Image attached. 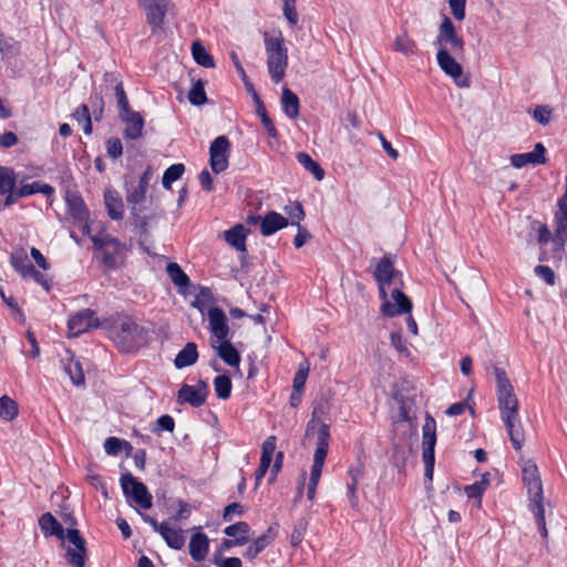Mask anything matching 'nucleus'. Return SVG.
<instances>
[{"label": "nucleus", "instance_id": "nucleus-1", "mask_svg": "<svg viewBox=\"0 0 567 567\" xmlns=\"http://www.w3.org/2000/svg\"><path fill=\"white\" fill-rule=\"evenodd\" d=\"M39 526L45 537L55 536L66 539V560L73 567H84L87 556L86 542L76 528H63L62 524L51 514L44 513L39 518Z\"/></svg>", "mask_w": 567, "mask_h": 567}, {"label": "nucleus", "instance_id": "nucleus-2", "mask_svg": "<svg viewBox=\"0 0 567 567\" xmlns=\"http://www.w3.org/2000/svg\"><path fill=\"white\" fill-rule=\"evenodd\" d=\"M267 69L274 83H279L286 75L288 66V50L281 32L264 33Z\"/></svg>", "mask_w": 567, "mask_h": 567}, {"label": "nucleus", "instance_id": "nucleus-3", "mask_svg": "<svg viewBox=\"0 0 567 567\" xmlns=\"http://www.w3.org/2000/svg\"><path fill=\"white\" fill-rule=\"evenodd\" d=\"M111 333L116 348L123 353L136 351L147 339L146 330L130 318H124Z\"/></svg>", "mask_w": 567, "mask_h": 567}, {"label": "nucleus", "instance_id": "nucleus-4", "mask_svg": "<svg viewBox=\"0 0 567 567\" xmlns=\"http://www.w3.org/2000/svg\"><path fill=\"white\" fill-rule=\"evenodd\" d=\"M330 426L327 423H320L317 433V443L313 454V463L311 466L310 480L308 485L307 497L312 501L316 496V489L321 477L322 467L329 450Z\"/></svg>", "mask_w": 567, "mask_h": 567}, {"label": "nucleus", "instance_id": "nucleus-5", "mask_svg": "<svg viewBox=\"0 0 567 567\" xmlns=\"http://www.w3.org/2000/svg\"><path fill=\"white\" fill-rule=\"evenodd\" d=\"M497 402L502 421L512 419L518 414V400L514 393L506 372L503 369L495 368Z\"/></svg>", "mask_w": 567, "mask_h": 567}, {"label": "nucleus", "instance_id": "nucleus-6", "mask_svg": "<svg viewBox=\"0 0 567 567\" xmlns=\"http://www.w3.org/2000/svg\"><path fill=\"white\" fill-rule=\"evenodd\" d=\"M147 190L143 187L135 186L127 190L126 202L130 206L132 224L137 230L140 238L146 237L148 233V223L152 219V214H145L142 203L145 200Z\"/></svg>", "mask_w": 567, "mask_h": 567}, {"label": "nucleus", "instance_id": "nucleus-7", "mask_svg": "<svg viewBox=\"0 0 567 567\" xmlns=\"http://www.w3.org/2000/svg\"><path fill=\"white\" fill-rule=\"evenodd\" d=\"M439 50H449L455 56L463 55L465 42L462 37L456 33V29L449 17H444L440 27L436 39L433 42Z\"/></svg>", "mask_w": 567, "mask_h": 567}, {"label": "nucleus", "instance_id": "nucleus-8", "mask_svg": "<svg viewBox=\"0 0 567 567\" xmlns=\"http://www.w3.org/2000/svg\"><path fill=\"white\" fill-rule=\"evenodd\" d=\"M92 241L95 248L103 250L102 261L106 267L116 269L123 265L125 245L117 238L105 235L103 237H92Z\"/></svg>", "mask_w": 567, "mask_h": 567}, {"label": "nucleus", "instance_id": "nucleus-9", "mask_svg": "<svg viewBox=\"0 0 567 567\" xmlns=\"http://www.w3.org/2000/svg\"><path fill=\"white\" fill-rule=\"evenodd\" d=\"M379 286V296L383 300L381 305V312L385 317H395L403 313H410L412 310V301L410 298L403 293L400 289H393L391 292L392 301L388 299V293L385 290L386 286L390 284L383 282Z\"/></svg>", "mask_w": 567, "mask_h": 567}, {"label": "nucleus", "instance_id": "nucleus-10", "mask_svg": "<svg viewBox=\"0 0 567 567\" xmlns=\"http://www.w3.org/2000/svg\"><path fill=\"white\" fill-rule=\"evenodd\" d=\"M121 487L124 495L131 498L143 509H150L153 505V497L145 484L137 481L132 473H125L121 476Z\"/></svg>", "mask_w": 567, "mask_h": 567}, {"label": "nucleus", "instance_id": "nucleus-11", "mask_svg": "<svg viewBox=\"0 0 567 567\" xmlns=\"http://www.w3.org/2000/svg\"><path fill=\"white\" fill-rule=\"evenodd\" d=\"M422 457L425 465V476L429 480H432L435 462L434 447L436 444V423L430 415H426L425 423L422 427Z\"/></svg>", "mask_w": 567, "mask_h": 567}, {"label": "nucleus", "instance_id": "nucleus-12", "mask_svg": "<svg viewBox=\"0 0 567 567\" xmlns=\"http://www.w3.org/2000/svg\"><path fill=\"white\" fill-rule=\"evenodd\" d=\"M138 6L145 11L146 22L151 27L152 33L156 34L162 30L168 4L171 0H136Z\"/></svg>", "mask_w": 567, "mask_h": 567}, {"label": "nucleus", "instance_id": "nucleus-13", "mask_svg": "<svg viewBox=\"0 0 567 567\" xmlns=\"http://www.w3.org/2000/svg\"><path fill=\"white\" fill-rule=\"evenodd\" d=\"M454 53L449 50H439L436 53V62L440 69L450 76L460 87H468L470 80L463 74L462 65L456 61Z\"/></svg>", "mask_w": 567, "mask_h": 567}, {"label": "nucleus", "instance_id": "nucleus-14", "mask_svg": "<svg viewBox=\"0 0 567 567\" xmlns=\"http://www.w3.org/2000/svg\"><path fill=\"white\" fill-rule=\"evenodd\" d=\"M230 142L227 136L216 137L209 147V166L215 174L227 169L229 165Z\"/></svg>", "mask_w": 567, "mask_h": 567}, {"label": "nucleus", "instance_id": "nucleus-15", "mask_svg": "<svg viewBox=\"0 0 567 567\" xmlns=\"http://www.w3.org/2000/svg\"><path fill=\"white\" fill-rule=\"evenodd\" d=\"M558 209L555 214V233L551 241L555 245V254L561 257L567 241V200L558 199Z\"/></svg>", "mask_w": 567, "mask_h": 567}, {"label": "nucleus", "instance_id": "nucleus-16", "mask_svg": "<svg viewBox=\"0 0 567 567\" xmlns=\"http://www.w3.org/2000/svg\"><path fill=\"white\" fill-rule=\"evenodd\" d=\"M208 395V386L205 381H198L196 385L183 384L177 392V401L187 403L194 408L202 406Z\"/></svg>", "mask_w": 567, "mask_h": 567}, {"label": "nucleus", "instance_id": "nucleus-17", "mask_svg": "<svg viewBox=\"0 0 567 567\" xmlns=\"http://www.w3.org/2000/svg\"><path fill=\"white\" fill-rule=\"evenodd\" d=\"M523 480L527 486L532 504L544 501L543 485L535 463L527 462L523 467Z\"/></svg>", "mask_w": 567, "mask_h": 567}, {"label": "nucleus", "instance_id": "nucleus-18", "mask_svg": "<svg viewBox=\"0 0 567 567\" xmlns=\"http://www.w3.org/2000/svg\"><path fill=\"white\" fill-rule=\"evenodd\" d=\"M99 327V319L91 309H83L72 316L68 321V328L71 336L76 337L86 332L91 328Z\"/></svg>", "mask_w": 567, "mask_h": 567}, {"label": "nucleus", "instance_id": "nucleus-19", "mask_svg": "<svg viewBox=\"0 0 567 567\" xmlns=\"http://www.w3.org/2000/svg\"><path fill=\"white\" fill-rule=\"evenodd\" d=\"M209 329L212 332V340L215 342L226 340L229 336V327L225 312L218 307H212L208 310Z\"/></svg>", "mask_w": 567, "mask_h": 567}, {"label": "nucleus", "instance_id": "nucleus-20", "mask_svg": "<svg viewBox=\"0 0 567 567\" xmlns=\"http://www.w3.org/2000/svg\"><path fill=\"white\" fill-rule=\"evenodd\" d=\"M546 148L542 143H537L532 152L513 154L509 157L511 164L515 168H522L527 164L539 165L546 163Z\"/></svg>", "mask_w": 567, "mask_h": 567}, {"label": "nucleus", "instance_id": "nucleus-21", "mask_svg": "<svg viewBox=\"0 0 567 567\" xmlns=\"http://www.w3.org/2000/svg\"><path fill=\"white\" fill-rule=\"evenodd\" d=\"M212 347L217 355L229 367H239L240 354L228 339L215 342L212 340Z\"/></svg>", "mask_w": 567, "mask_h": 567}, {"label": "nucleus", "instance_id": "nucleus-22", "mask_svg": "<svg viewBox=\"0 0 567 567\" xmlns=\"http://www.w3.org/2000/svg\"><path fill=\"white\" fill-rule=\"evenodd\" d=\"M125 124L124 137L127 140H137L142 136L144 120L138 112H131L128 114H123L120 117Z\"/></svg>", "mask_w": 567, "mask_h": 567}, {"label": "nucleus", "instance_id": "nucleus-23", "mask_svg": "<svg viewBox=\"0 0 567 567\" xmlns=\"http://www.w3.org/2000/svg\"><path fill=\"white\" fill-rule=\"evenodd\" d=\"M288 218L277 212H268L261 219L260 233L264 236H270L276 231L287 227Z\"/></svg>", "mask_w": 567, "mask_h": 567}, {"label": "nucleus", "instance_id": "nucleus-24", "mask_svg": "<svg viewBox=\"0 0 567 567\" xmlns=\"http://www.w3.org/2000/svg\"><path fill=\"white\" fill-rule=\"evenodd\" d=\"M209 550V539L204 533H195L189 540V555L193 560L199 563L205 560Z\"/></svg>", "mask_w": 567, "mask_h": 567}, {"label": "nucleus", "instance_id": "nucleus-25", "mask_svg": "<svg viewBox=\"0 0 567 567\" xmlns=\"http://www.w3.org/2000/svg\"><path fill=\"white\" fill-rule=\"evenodd\" d=\"M68 213L70 216L79 221H84L89 217V212L82 199L76 192H68L65 195Z\"/></svg>", "mask_w": 567, "mask_h": 567}, {"label": "nucleus", "instance_id": "nucleus-26", "mask_svg": "<svg viewBox=\"0 0 567 567\" xmlns=\"http://www.w3.org/2000/svg\"><path fill=\"white\" fill-rule=\"evenodd\" d=\"M10 264L12 268L22 277L28 278L33 265L29 261L28 254L24 248H14L10 254Z\"/></svg>", "mask_w": 567, "mask_h": 567}, {"label": "nucleus", "instance_id": "nucleus-27", "mask_svg": "<svg viewBox=\"0 0 567 567\" xmlns=\"http://www.w3.org/2000/svg\"><path fill=\"white\" fill-rule=\"evenodd\" d=\"M104 204L110 218L120 220L124 215V204L121 195L115 189H107L104 193Z\"/></svg>", "mask_w": 567, "mask_h": 567}, {"label": "nucleus", "instance_id": "nucleus-28", "mask_svg": "<svg viewBox=\"0 0 567 567\" xmlns=\"http://www.w3.org/2000/svg\"><path fill=\"white\" fill-rule=\"evenodd\" d=\"M248 229L243 224H237L224 231V239L238 251H246V238Z\"/></svg>", "mask_w": 567, "mask_h": 567}, {"label": "nucleus", "instance_id": "nucleus-29", "mask_svg": "<svg viewBox=\"0 0 567 567\" xmlns=\"http://www.w3.org/2000/svg\"><path fill=\"white\" fill-rule=\"evenodd\" d=\"M276 537V532L272 526H270L266 533L257 537L252 544L248 546L245 551V558L252 560L255 559L259 553H261L267 546H269Z\"/></svg>", "mask_w": 567, "mask_h": 567}, {"label": "nucleus", "instance_id": "nucleus-30", "mask_svg": "<svg viewBox=\"0 0 567 567\" xmlns=\"http://www.w3.org/2000/svg\"><path fill=\"white\" fill-rule=\"evenodd\" d=\"M396 275L393 260L390 256L382 257L375 266L374 278L378 285L392 284Z\"/></svg>", "mask_w": 567, "mask_h": 567}, {"label": "nucleus", "instance_id": "nucleus-31", "mask_svg": "<svg viewBox=\"0 0 567 567\" xmlns=\"http://www.w3.org/2000/svg\"><path fill=\"white\" fill-rule=\"evenodd\" d=\"M503 422L513 447L516 451L520 450L525 442V434L520 423L519 415H516L508 420H504Z\"/></svg>", "mask_w": 567, "mask_h": 567}, {"label": "nucleus", "instance_id": "nucleus-32", "mask_svg": "<svg viewBox=\"0 0 567 567\" xmlns=\"http://www.w3.org/2000/svg\"><path fill=\"white\" fill-rule=\"evenodd\" d=\"M159 535L165 540L166 545L175 550H179L185 545L184 530L182 528L172 527L169 522L166 523Z\"/></svg>", "mask_w": 567, "mask_h": 567}, {"label": "nucleus", "instance_id": "nucleus-33", "mask_svg": "<svg viewBox=\"0 0 567 567\" xmlns=\"http://www.w3.org/2000/svg\"><path fill=\"white\" fill-rule=\"evenodd\" d=\"M350 482L347 483L348 495L351 506L354 508L358 506L357 485L363 478V464L358 463L351 466L348 471Z\"/></svg>", "mask_w": 567, "mask_h": 567}, {"label": "nucleus", "instance_id": "nucleus-34", "mask_svg": "<svg viewBox=\"0 0 567 567\" xmlns=\"http://www.w3.org/2000/svg\"><path fill=\"white\" fill-rule=\"evenodd\" d=\"M197 359V346L194 342H188L175 357L174 364L177 369H183L193 365Z\"/></svg>", "mask_w": 567, "mask_h": 567}, {"label": "nucleus", "instance_id": "nucleus-35", "mask_svg": "<svg viewBox=\"0 0 567 567\" xmlns=\"http://www.w3.org/2000/svg\"><path fill=\"white\" fill-rule=\"evenodd\" d=\"M281 106L289 118L299 116V97L288 87L282 89Z\"/></svg>", "mask_w": 567, "mask_h": 567}, {"label": "nucleus", "instance_id": "nucleus-36", "mask_svg": "<svg viewBox=\"0 0 567 567\" xmlns=\"http://www.w3.org/2000/svg\"><path fill=\"white\" fill-rule=\"evenodd\" d=\"M250 527L246 522H238L229 525L224 529V533L229 537H236V545H244L249 539Z\"/></svg>", "mask_w": 567, "mask_h": 567}, {"label": "nucleus", "instance_id": "nucleus-37", "mask_svg": "<svg viewBox=\"0 0 567 567\" xmlns=\"http://www.w3.org/2000/svg\"><path fill=\"white\" fill-rule=\"evenodd\" d=\"M166 272L172 282L178 288H186L189 286V277L185 274L182 267L177 262H168L166 266Z\"/></svg>", "mask_w": 567, "mask_h": 567}, {"label": "nucleus", "instance_id": "nucleus-38", "mask_svg": "<svg viewBox=\"0 0 567 567\" xmlns=\"http://www.w3.org/2000/svg\"><path fill=\"white\" fill-rule=\"evenodd\" d=\"M297 161L300 165L303 166L305 169L310 172L317 181H321L324 177L323 168L311 158V156L306 152H299L297 154Z\"/></svg>", "mask_w": 567, "mask_h": 567}, {"label": "nucleus", "instance_id": "nucleus-39", "mask_svg": "<svg viewBox=\"0 0 567 567\" xmlns=\"http://www.w3.org/2000/svg\"><path fill=\"white\" fill-rule=\"evenodd\" d=\"M192 54L197 64L204 68L215 66L213 56L207 52L205 47L199 41H194L192 43Z\"/></svg>", "mask_w": 567, "mask_h": 567}, {"label": "nucleus", "instance_id": "nucleus-40", "mask_svg": "<svg viewBox=\"0 0 567 567\" xmlns=\"http://www.w3.org/2000/svg\"><path fill=\"white\" fill-rule=\"evenodd\" d=\"M489 485L488 474H484L482 478L464 488L468 498L477 499V506H481L482 496Z\"/></svg>", "mask_w": 567, "mask_h": 567}, {"label": "nucleus", "instance_id": "nucleus-41", "mask_svg": "<svg viewBox=\"0 0 567 567\" xmlns=\"http://www.w3.org/2000/svg\"><path fill=\"white\" fill-rule=\"evenodd\" d=\"M394 50L402 53L405 56H412L417 53V45L408 33H403L395 38Z\"/></svg>", "mask_w": 567, "mask_h": 567}, {"label": "nucleus", "instance_id": "nucleus-42", "mask_svg": "<svg viewBox=\"0 0 567 567\" xmlns=\"http://www.w3.org/2000/svg\"><path fill=\"white\" fill-rule=\"evenodd\" d=\"M64 370L69 374L73 384L81 385L84 383V372L79 360L70 357L64 364Z\"/></svg>", "mask_w": 567, "mask_h": 567}, {"label": "nucleus", "instance_id": "nucleus-43", "mask_svg": "<svg viewBox=\"0 0 567 567\" xmlns=\"http://www.w3.org/2000/svg\"><path fill=\"white\" fill-rule=\"evenodd\" d=\"M37 193L50 196L54 193V188L49 184L33 182L31 184H24L18 189V196L21 197H28Z\"/></svg>", "mask_w": 567, "mask_h": 567}, {"label": "nucleus", "instance_id": "nucleus-44", "mask_svg": "<svg viewBox=\"0 0 567 567\" xmlns=\"http://www.w3.org/2000/svg\"><path fill=\"white\" fill-rule=\"evenodd\" d=\"M17 177L13 168L0 166V196L16 187Z\"/></svg>", "mask_w": 567, "mask_h": 567}, {"label": "nucleus", "instance_id": "nucleus-45", "mask_svg": "<svg viewBox=\"0 0 567 567\" xmlns=\"http://www.w3.org/2000/svg\"><path fill=\"white\" fill-rule=\"evenodd\" d=\"M213 383H214V389H215L217 398H219L221 400H227L230 398L233 385H231V380H230L229 375H227V374L217 375L214 379Z\"/></svg>", "mask_w": 567, "mask_h": 567}, {"label": "nucleus", "instance_id": "nucleus-46", "mask_svg": "<svg viewBox=\"0 0 567 567\" xmlns=\"http://www.w3.org/2000/svg\"><path fill=\"white\" fill-rule=\"evenodd\" d=\"M256 106H257V114L260 117V121H261L265 130L267 131L268 135L270 137L276 138L278 136V132H277L272 121L268 116L267 111L258 95H256Z\"/></svg>", "mask_w": 567, "mask_h": 567}, {"label": "nucleus", "instance_id": "nucleus-47", "mask_svg": "<svg viewBox=\"0 0 567 567\" xmlns=\"http://www.w3.org/2000/svg\"><path fill=\"white\" fill-rule=\"evenodd\" d=\"M18 415L17 403L9 398L3 395L0 398V417L6 421H12Z\"/></svg>", "mask_w": 567, "mask_h": 567}, {"label": "nucleus", "instance_id": "nucleus-48", "mask_svg": "<svg viewBox=\"0 0 567 567\" xmlns=\"http://www.w3.org/2000/svg\"><path fill=\"white\" fill-rule=\"evenodd\" d=\"M188 100L193 105L199 106L207 102V96L205 93V83L203 80H197L189 93H188Z\"/></svg>", "mask_w": 567, "mask_h": 567}, {"label": "nucleus", "instance_id": "nucleus-49", "mask_svg": "<svg viewBox=\"0 0 567 567\" xmlns=\"http://www.w3.org/2000/svg\"><path fill=\"white\" fill-rule=\"evenodd\" d=\"M185 172V166L183 164H173L171 165L163 175L162 184L166 189L171 188L173 182L179 179Z\"/></svg>", "mask_w": 567, "mask_h": 567}, {"label": "nucleus", "instance_id": "nucleus-50", "mask_svg": "<svg viewBox=\"0 0 567 567\" xmlns=\"http://www.w3.org/2000/svg\"><path fill=\"white\" fill-rule=\"evenodd\" d=\"M328 411H329V402L327 400H319V401L315 402L313 411H312V419L307 424V430H306L307 435L315 427L316 420H319L320 417L326 415Z\"/></svg>", "mask_w": 567, "mask_h": 567}, {"label": "nucleus", "instance_id": "nucleus-51", "mask_svg": "<svg viewBox=\"0 0 567 567\" xmlns=\"http://www.w3.org/2000/svg\"><path fill=\"white\" fill-rule=\"evenodd\" d=\"M284 210L289 216L290 224L293 226H299L300 221L305 218V210L299 202L286 205Z\"/></svg>", "mask_w": 567, "mask_h": 567}, {"label": "nucleus", "instance_id": "nucleus-52", "mask_svg": "<svg viewBox=\"0 0 567 567\" xmlns=\"http://www.w3.org/2000/svg\"><path fill=\"white\" fill-rule=\"evenodd\" d=\"M393 398L399 403L400 419L402 421H409L412 402L399 390L393 392Z\"/></svg>", "mask_w": 567, "mask_h": 567}, {"label": "nucleus", "instance_id": "nucleus-53", "mask_svg": "<svg viewBox=\"0 0 567 567\" xmlns=\"http://www.w3.org/2000/svg\"><path fill=\"white\" fill-rule=\"evenodd\" d=\"M532 511L534 513L536 524L538 526V529L543 536V538H546L548 535L546 524H545V508L543 502H537L532 504Z\"/></svg>", "mask_w": 567, "mask_h": 567}, {"label": "nucleus", "instance_id": "nucleus-54", "mask_svg": "<svg viewBox=\"0 0 567 567\" xmlns=\"http://www.w3.org/2000/svg\"><path fill=\"white\" fill-rule=\"evenodd\" d=\"M282 12L290 27H295L298 23V12L296 10V0H281Z\"/></svg>", "mask_w": 567, "mask_h": 567}, {"label": "nucleus", "instance_id": "nucleus-55", "mask_svg": "<svg viewBox=\"0 0 567 567\" xmlns=\"http://www.w3.org/2000/svg\"><path fill=\"white\" fill-rule=\"evenodd\" d=\"M106 153L111 158H118L123 154V144L118 137H110L106 141Z\"/></svg>", "mask_w": 567, "mask_h": 567}, {"label": "nucleus", "instance_id": "nucleus-56", "mask_svg": "<svg viewBox=\"0 0 567 567\" xmlns=\"http://www.w3.org/2000/svg\"><path fill=\"white\" fill-rule=\"evenodd\" d=\"M214 564L216 567H243L238 557H223L220 553L215 554Z\"/></svg>", "mask_w": 567, "mask_h": 567}, {"label": "nucleus", "instance_id": "nucleus-57", "mask_svg": "<svg viewBox=\"0 0 567 567\" xmlns=\"http://www.w3.org/2000/svg\"><path fill=\"white\" fill-rule=\"evenodd\" d=\"M533 117L542 125H547L551 118V109L545 105L536 106Z\"/></svg>", "mask_w": 567, "mask_h": 567}, {"label": "nucleus", "instance_id": "nucleus-58", "mask_svg": "<svg viewBox=\"0 0 567 567\" xmlns=\"http://www.w3.org/2000/svg\"><path fill=\"white\" fill-rule=\"evenodd\" d=\"M449 6L451 8L453 17L457 21L464 20L466 0H449Z\"/></svg>", "mask_w": 567, "mask_h": 567}, {"label": "nucleus", "instance_id": "nucleus-59", "mask_svg": "<svg viewBox=\"0 0 567 567\" xmlns=\"http://www.w3.org/2000/svg\"><path fill=\"white\" fill-rule=\"evenodd\" d=\"M174 426H175L174 419L168 414H164L157 419L156 427L153 430V432H161V431L173 432Z\"/></svg>", "mask_w": 567, "mask_h": 567}, {"label": "nucleus", "instance_id": "nucleus-60", "mask_svg": "<svg viewBox=\"0 0 567 567\" xmlns=\"http://www.w3.org/2000/svg\"><path fill=\"white\" fill-rule=\"evenodd\" d=\"M535 274L543 279L546 284L553 286L555 284V272L548 266H536Z\"/></svg>", "mask_w": 567, "mask_h": 567}, {"label": "nucleus", "instance_id": "nucleus-61", "mask_svg": "<svg viewBox=\"0 0 567 567\" xmlns=\"http://www.w3.org/2000/svg\"><path fill=\"white\" fill-rule=\"evenodd\" d=\"M122 441L117 437H107L104 442V450L109 455H117L121 452Z\"/></svg>", "mask_w": 567, "mask_h": 567}, {"label": "nucleus", "instance_id": "nucleus-62", "mask_svg": "<svg viewBox=\"0 0 567 567\" xmlns=\"http://www.w3.org/2000/svg\"><path fill=\"white\" fill-rule=\"evenodd\" d=\"M391 344L401 353L408 352L406 342L400 332H391L390 334Z\"/></svg>", "mask_w": 567, "mask_h": 567}, {"label": "nucleus", "instance_id": "nucleus-63", "mask_svg": "<svg viewBox=\"0 0 567 567\" xmlns=\"http://www.w3.org/2000/svg\"><path fill=\"white\" fill-rule=\"evenodd\" d=\"M306 530V524L303 522H299L298 525L295 526L291 536H290V543L292 546H298L305 535Z\"/></svg>", "mask_w": 567, "mask_h": 567}, {"label": "nucleus", "instance_id": "nucleus-64", "mask_svg": "<svg viewBox=\"0 0 567 567\" xmlns=\"http://www.w3.org/2000/svg\"><path fill=\"white\" fill-rule=\"evenodd\" d=\"M298 233L293 238V245L296 248H301L307 240L311 237L310 233L302 225L297 226Z\"/></svg>", "mask_w": 567, "mask_h": 567}]
</instances>
